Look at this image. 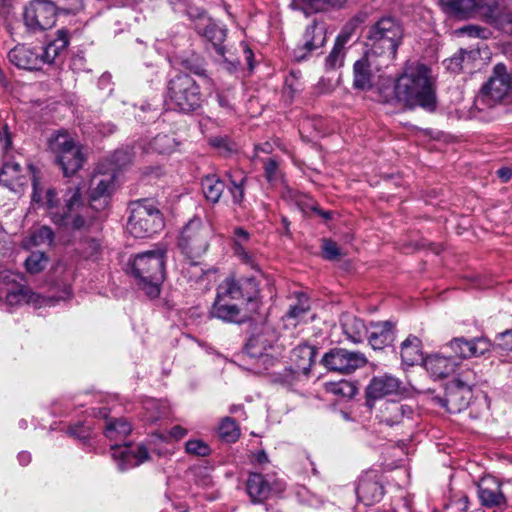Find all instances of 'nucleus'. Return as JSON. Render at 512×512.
I'll list each match as a JSON object with an SVG mask.
<instances>
[{"label": "nucleus", "mask_w": 512, "mask_h": 512, "mask_svg": "<svg viewBox=\"0 0 512 512\" xmlns=\"http://www.w3.org/2000/svg\"><path fill=\"white\" fill-rule=\"evenodd\" d=\"M385 103H398L408 109L421 107L434 111L437 106L436 88L431 69L419 62L407 63L391 88H382Z\"/></svg>", "instance_id": "f257e3e1"}, {"label": "nucleus", "mask_w": 512, "mask_h": 512, "mask_svg": "<svg viewBox=\"0 0 512 512\" xmlns=\"http://www.w3.org/2000/svg\"><path fill=\"white\" fill-rule=\"evenodd\" d=\"M46 207L51 221L66 230H79L86 226L88 207L82 200L81 189L78 186L69 187L64 194L65 205L58 206L55 190L48 189L45 194Z\"/></svg>", "instance_id": "f03ea898"}, {"label": "nucleus", "mask_w": 512, "mask_h": 512, "mask_svg": "<svg viewBox=\"0 0 512 512\" xmlns=\"http://www.w3.org/2000/svg\"><path fill=\"white\" fill-rule=\"evenodd\" d=\"M165 249H155L137 254L132 263L131 271L139 289L151 298L160 294V285L165 278Z\"/></svg>", "instance_id": "7ed1b4c3"}, {"label": "nucleus", "mask_w": 512, "mask_h": 512, "mask_svg": "<svg viewBox=\"0 0 512 512\" xmlns=\"http://www.w3.org/2000/svg\"><path fill=\"white\" fill-rule=\"evenodd\" d=\"M403 36V27L398 20L393 17H382L369 29L368 52L375 57H383L390 63L396 59Z\"/></svg>", "instance_id": "20e7f679"}, {"label": "nucleus", "mask_w": 512, "mask_h": 512, "mask_svg": "<svg viewBox=\"0 0 512 512\" xmlns=\"http://www.w3.org/2000/svg\"><path fill=\"white\" fill-rule=\"evenodd\" d=\"M213 235L210 223L200 217H193L182 228L178 237V247L188 258H199L207 252Z\"/></svg>", "instance_id": "39448f33"}, {"label": "nucleus", "mask_w": 512, "mask_h": 512, "mask_svg": "<svg viewBox=\"0 0 512 512\" xmlns=\"http://www.w3.org/2000/svg\"><path fill=\"white\" fill-rule=\"evenodd\" d=\"M168 99L171 107L189 113L202 104V95L196 81L186 73L177 74L168 84Z\"/></svg>", "instance_id": "423d86ee"}, {"label": "nucleus", "mask_w": 512, "mask_h": 512, "mask_svg": "<svg viewBox=\"0 0 512 512\" xmlns=\"http://www.w3.org/2000/svg\"><path fill=\"white\" fill-rule=\"evenodd\" d=\"M163 227L160 211L146 200L131 203L127 231L135 238H146Z\"/></svg>", "instance_id": "0eeeda50"}, {"label": "nucleus", "mask_w": 512, "mask_h": 512, "mask_svg": "<svg viewBox=\"0 0 512 512\" xmlns=\"http://www.w3.org/2000/svg\"><path fill=\"white\" fill-rule=\"evenodd\" d=\"M48 146L65 176L74 174L82 167L85 157L80 146L67 133L59 132L52 136Z\"/></svg>", "instance_id": "6e6552de"}, {"label": "nucleus", "mask_w": 512, "mask_h": 512, "mask_svg": "<svg viewBox=\"0 0 512 512\" xmlns=\"http://www.w3.org/2000/svg\"><path fill=\"white\" fill-rule=\"evenodd\" d=\"M510 87L512 83L505 65L502 63L495 65L493 74L475 98L476 108L483 110L495 106L505 97Z\"/></svg>", "instance_id": "1a4fd4ad"}, {"label": "nucleus", "mask_w": 512, "mask_h": 512, "mask_svg": "<svg viewBox=\"0 0 512 512\" xmlns=\"http://www.w3.org/2000/svg\"><path fill=\"white\" fill-rule=\"evenodd\" d=\"M57 10L49 0H33L25 8L24 22L33 32L52 28L56 23Z\"/></svg>", "instance_id": "9d476101"}, {"label": "nucleus", "mask_w": 512, "mask_h": 512, "mask_svg": "<svg viewBox=\"0 0 512 512\" xmlns=\"http://www.w3.org/2000/svg\"><path fill=\"white\" fill-rule=\"evenodd\" d=\"M321 363L331 371L341 374H350L367 364V358L361 352L349 351L343 348H334L325 353Z\"/></svg>", "instance_id": "9b49d317"}, {"label": "nucleus", "mask_w": 512, "mask_h": 512, "mask_svg": "<svg viewBox=\"0 0 512 512\" xmlns=\"http://www.w3.org/2000/svg\"><path fill=\"white\" fill-rule=\"evenodd\" d=\"M472 395V390L450 381L446 386L445 395H432L430 401L449 413H459L468 407Z\"/></svg>", "instance_id": "f8f14e48"}, {"label": "nucleus", "mask_w": 512, "mask_h": 512, "mask_svg": "<svg viewBox=\"0 0 512 512\" xmlns=\"http://www.w3.org/2000/svg\"><path fill=\"white\" fill-rule=\"evenodd\" d=\"M383 475L377 470H367L358 479L356 494L365 505L379 502L384 496Z\"/></svg>", "instance_id": "ddd939ff"}, {"label": "nucleus", "mask_w": 512, "mask_h": 512, "mask_svg": "<svg viewBox=\"0 0 512 512\" xmlns=\"http://www.w3.org/2000/svg\"><path fill=\"white\" fill-rule=\"evenodd\" d=\"M445 348L451 350L455 357L467 359L471 357H480L491 349V343L487 338L478 337L467 340L464 337H456L452 339Z\"/></svg>", "instance_id": "4468645a"}, {"label": "nucleus", "mask_w": 512, "mask_h": 512, "mask_svg": "<svg viewBox=\"0 0 512 512\" xmlns=\"http://www.w3.org/2000/svg\"><path fill=\"white\" fill-rule=\"evenodd\" d=\"M114 184L112 173H95L90 181V208L99 210L107 205V198L110 196ZM89 214L87 215V217Z\"/></svg>", "instance_id": "2eb2a0df"}, {"label": "nucleus", "mask_w": 512, "mask_h": 512, "mask_svg": "<svg viewBox=\"0 0 512 512\" xmlns=\"http://www.w3.org/2000/svg\"><path fill=\"white\" fill-rule=\"evenodd\" d=\"M478 496L483 506L488 508L506 505V497L501 491V483L494 477H484L478 485Z\"/></svg>", "instance_id": "dca6fc26"}, {"label": "nucleus", "mask_w": 512, "mask_h": 512, "mask_svg": "<svg viewBox=\"0 0 512 512\" xmlns=\"http://www.w3.org/2000/svg\"><path fill=\"white\" fill-rule=\"evenodd\" d=\"M316 353L317 349L307 343H301L293 348L290 356L295 366L292 370L293 379H298L301 375H309Z\"/></svg>", "instance_id": "f3484780"}, {"label": "nucleus", "mask_w": 512, "mask_h": 512, "mask_svg": "<svg viewBox=\"0 0 512 512\" xmlns=\"http://www.w3.org/2000/svg\"><path fill=\"white\" fill-rule=\"evenodd\" d=\"M326 42V28L322 23L314 21L311 25L307 26L303 34V44L298 47L299 54L296 55L298 60L304 59L307 53H311L324 46Z\"/></svg>", "instance_id": "a211bd4d"}, {"label": "nucleus", "mask_w": 512, "mask_h": 512, "mask_svg": "<svg viewBox=\"0 0 512 512\" xmlns=\"http://www.w3.org/2000/svg\"><path fill=\"white\" fill-rule=\"evenodd\" d=\"M402 390V382L389 374H384L372 378L366 394L369 398L380 399L388 395L397 394Z\"/></svg>", "instance_id": "6ab92c4d"}, {"label": "nucleus", "mask_w": 512, "mask_h": 512, "mask_svg": "<svg viewBox=\"0 0 512 512\" xmlns=\"http://www.w3.org/2000/svg\"><path fill=\"white\" fill-rule=\"evenodd\" d=\"M9 61L21 69H39L43 63L39 49L18 45L8 53Z\"/></svg>", "instance_id": "aec40b11"}, {"label": "nucleus", "mask_w": 512, "mask_h": 512, "mask_svg": "<svg viewBox=\"0 0 512 512\" xmlns=\"http://www.w3.org/2000/svg\"><path fill=\"white\" fill-rule=\"evenodd\" d=\"M0 297H4L5 303L9 307L20 306L36 301V294L25 285L18 283L3 282L0 286Z\"/></svg>", "instance_id": "412c9836"}, {"label": "nucleus", "mask_w": 512, "mask_h": 512, "mask_svg": "<svg viewBox=\"0 0 512 512\" xmlns=\"http://www.w3.org/2000/svg\"><path fill=\"white\" fill-rule=\"evenodd\" d=\"M395 325L391 321L371 323L367 339L374 350H381L395 340Z\"/></svg>", "instance_id": "4be33fe9"}, {"label": "nucleus", "mask_w": 512, "mask_h": 512, "mask_svg": "<svg viewBox=\"0 0 512 512\" xmlns=\"http://www.w3.org/2000/svg\"><path fill=\"white\" fill-rule=\"evenodd\" d=\"M70 43V36L66 29L56 32V37L39 49L43 64H54L60 58Z\"/></svg>", "instance_id": "5701e85b"}, {"label": "nucleus", "mask_w": 512, "mask_h": 512, "mask_svg": "<svg viewBox=\"0 0 512 512\" xmlns=\"http://www.w3.org/2000/svg\"><path fill=\"white\" fill-rule=\"evenodd\" d=\"M369 52L353 65V88L356 90L367 91L373 87L374 75L371 71L372 57Z\"/></svg>", "instance_id": "b1692460"}, {"label": "nucleus", "mask_w": 512, "mask_h": 512, "mask_svg": "<svg viewBox=\"0 0 512 512\" xmlns=\"http://www.w3.org/2000/svg\"><path fill=\"white\" fill-rule=\"evenodd\" d=\"M457 366L456 360L444 354H433L424 360V367L434 378H444L454 372Z\"/></svg>", "instance_id": "393cba45"}, {"label": "nucleus", "mask_w": 512, "mask_h": 512, "mask_svg": "<svg viewBox=\"0 0 512 512\" xmlns=\"http://www.w3.org/2000/svg\"><path fill=\"white\" fill-rule=\"evenodd\" d=\"M414 414L412 406L399 403L388 402L380 411V424L392 426L399 424L404 418L410 419Z\"/></svg>", "instance_id": "a878e982"}, {"label": "nucleus", "mask_w": 512, "mask_h": 512, "mask_svg": "<svg viewBox=\"0 0 512 512\" xmlns=\"http://www.w3.org/2000/svg\"><path fill=\"white\" fill-rule=\"evenodd\" d=\"M111 457L119 471L137 467L149 459L147 450H111Z\"/></svg>", "instance_id": "bb28decb"}, {"label": "nucleus", "mask_w": 512, "mask_h": 512, "mask_svg": "<svg viewBox=\"0 0 512 512\" xmlns=\"http://www.w3.org/2000/svg\"><path fill=\"white\" fill-rule=\"evenodd\" d=\"M481 3L482 0H441L445 12L458 19L471 18Z\"/></svg>", "instance_id": "cd10ccee"}, {"label": "nucleus", "mask_w": 512, "mask_h": 512, "mask_svg": "<svg viewBox=\"0 0 512 512\" xmlns=\"http://www.w3.org/2000/svg\"><path fill=\"white\" fill-rule=\"evenodd\" d=\"M211 314L213 317L226 322L240 323L244 321L239 307L228 301L227 297L217 295Z\"/></svg>", "instance_id": "c85d7f7f"}, {"label": "nucleus", "mask_w": 512, "mask_h": 512, "mask_svg": "<svg viewBox=\"0 0 512 512\" xmlns=\"http://www.w3.org/2000/svg\"><path fill=\"white\" fill-rule=\"evenodd\" d=\"M99 415L105 419L104 434L110 440L118 441L132 431V425L125 418H109L105 408L99 410Z\"/></svg>", "instance_id": "c756f323"}, {"label": "nucleus", "mask_w": 512, "mask_h": 512, "mask_svg": "<svg viewBox=\"0 0 512 512\" xmlns=\"http://www.w3.org/2000/svg\"><path fill=\"white\" fill-rule=\"evenodd\" d=\"M343 333L353 343H360L367 337L368 327L364 321L354 315L344 314L341 318Z\"/></svg>", "instance_id": "7c9ffc66"}, {"label": "nucleus", "mask_w": 512, "mask_h": 512, "mask_svg": "<svg viewBox=\"0 0 512 512\" xmlns=\"http://www.w3.org/2000/svg\"><path fill=\"white\" fill-rule=\"evenodd\" d=\"M81 229L82 228L79 230H73L75 233L79 234V236L73 241L75 252L84 259L96 258L101 251L99 241L95 238L84 236Z\"/></svg>", "instance_id": "2f4dec72"}, {"label": "nucleus", "mask_w": 512, "mask_h": 512, "mask_svg": "<svg viewBox=\"0 0 512 512\" xmlns=\"http://www.w3.org/2000/svg\"><path fill=\"white\" fill-rule=\"evenodd\" d=\"M246 489L253 503L262 502L268 497L270 492L269 484L260 473H251L249 475Z\"/></svg>", "instance_id": "473e14b6"}, {"label": "nucleus", "mask_w": 512, "mask_h": 512, "mask_svg": "<svg viewBox=\"0 0 512 512\" xmlns=\"http://www.w3.org/2000/svg\"><path fill=\"white\" fill-rule=\"evenodd\" d=\"M401 358L404 364L413 366L422 360L421 340L409 335L401 344Z\"/></svg>", "instance_id": "72a5a7b5"}, {"label": "nucleus", "mask_w": 512, "mask_h": 512, "mask_svg": "<svg viewBox=\"0 0 512 512\" xmlns=\"http://www.w3.org/2000/svg\"><path fill=\"white\" fill-rule=\"evenodd\" d=\"M201 187L206 200L215 204L223 194L225 183L216 174H209L202 178Z\"/></svg>", "instance_id": "f704fd0d"}, {"label": "nucleus", "mask_w": 512, "mask_h": 512, "mask_svg": "<svg viewBox=\"0 0 512 512\" xmlns=\"http://www.w3.org/2000/svg\"><path fill=\"white\" fill-rule=\"evenodd\" d=\"M178 142L175 137L167 134H159L149 141L144 147L145 153L170 154L176 150Z\"/></svg>", "instance_id": "c9c22d12"}, {"label": "nucleus", "mask_w": 512, "mask_h": 512, "mask_svg": "<svg viewBox=\"0 0 512 512\" xmlns=\"http://www.w3.org/2000/svg\"><path fill=\"white\" fill-rule=\"evenodd\" d=\"M347 0H292L291 7L305 15L323 10L326 6L341 7Z\"/></svg>", "instance_id": "e433bc0d"}, {"label": "nucleus", "mask_w": 512, "mask_h": 512, "mask_svg": "<svg viewBox=\"0 0 512 512\" xmlns=\"http://www.w3.org/2000/svg\"><path fill=\"white\" fill-rule=\"evenodd\" d=\"M203 35L212 43L216 53L224 56L225 48L222 44L226 39V29L209 21L203 29Z\"/></svg>", "instance_id": "4c0bfd02"}, {"label": "nucleus", "mask_w": 512, "mask_h": 512, "mask_svg": "<svg viewBox=\"0 0 512 512\" xmlns=\"http://www.w3.org/2000/svg\"><path fill=\"white\" fill-rule=\"evenodd\" d=\"M229 178V192L234 204L241 205L245 197L246 176L242 173L227 172Z\"/></svg>", "instance_id": "58836bf2"}, {"label": "nucleus", "mask_w": 512, "mask_h": 512, "mask_svg": "<svg viewBox=\"0 0 512 512\" xmlns=\"http://www.w3.org/2000/svg\"><path fill=\"white\" fill-rule=\"evenodd\" d=\"M54 241V232L48 226H41L35 229L28 238L24 240V246L26 248L40 246V245H51Z\"/></svg>", "instance_id": "ea45409f"}, {"label": "nucleus", "mask_w": 512, "mask_h": 512, "mask_svg": "<svg viewBox=\"0 0 512 512\" xmlns=\"http://www.w3.org/2000/svg\"><path fill=\"white\" fill-rule=\"evenodd\" d=\"M218 436L222 442L231 444L239 438L240 429L232 418L225 417L218 427Z\"/></svg>", "instance_id": "a19ab883"}, {"label": "nucleus", "mask_w": 512, "mask_h": 512, "mask_svg": "<svg viewBox=\"0 0 512 512\" xmlns=\"http://www.w3.org/2000/svg\"><path fill=\"white\" fill-rule=\"evenodd\" d=\"M217 295L230 299H242L239 279H235L234 276L225 278L218 286Z\"/></svg>", "instance_id": "79ce46f5"}, {"label": "nucleus", "mask_w": 512, "mask_h": 512, "mask_svg": "<svg viewBox=\"0 0 512 512\" xmlns=\"http://www.w3.org/2000/svg\"><path fill=\"white\" fill-rule=\"evenodd\" d=\"M48 256L41 251L32 252L25 260L26 271L30 274H38L42 272L48 265Z\"/></svg>", "instance_id": "37998d69"}, {"label": "nucleus", "mask_w": 512, "mask_h": 512, "mask_svg": "<svg viewBox=\"0 0 512 512\" xmlns=\"http://www.w3.org/2000/svg\"><path fill=\"white\" fill-rule=\"evenodd\" d=\"M21 171L20 164L14 161H7L0 170V179L6 185H11L13 181H20Z\"/></svg>", "instance_id": "c03bdc74"}, {"label": "nucleus", "mask_w": 512, "mask_h": 512, "mask_svg": "<svg viewBox=\"0 0 512 512\" xmlns=\"http://www.w3.org/2000/svg\"><path fill=\"white\" fill-rule=\"evenodd\" d=\"M271 347V342L264 335H257L249 339L245 349L251 356L258 357L262 356Z\"/></svg>", "instance_id": "a18cd8bd"}, {"label": "nucleus", "mask_w": 512, "mask_h": 512, "mask_svg": "<svg viewBox=\"0 0 512 512\" xmlns=\"http://www.w3.org/2000/svg\"><path fill=\"white\" fill-rule=\"evenodd\" d=\"M242 292V299L251 302L259 295V283L254 276L239 279Z\"/></svg>", "instance_id": "49530a36"}, {"label": "nucleus", "mask_w": 512, "mask_h": 512, "mask_svg": "<svg viewBox=\"0 0 512 512\" xmlns=\"http://www.w3.org/2000/svg\"><path fill=\"white\" fill-rule=\"evenodd\" d=\"M205 274V270L198 262L189 261L182 268L183 277L190 283H198L204 278Z\"/></svg>", "instance_id": "de8ad7c7"}, {"label": "nucleus", "mask_w": 512, "mask_h": 512, "mask_svg": "<svg viewBox=\"0 0 512 512\" xmlns=\"http://www.w3.org/2000/svg\"><path fill=\"white\" fill-rule=\"evenodd\" d=\"M488 22L495 25L498 29L512 33V17L508 13H499L495 10H491V13L487 15Z\"/></svg>", "instance_id": "09e8293b"}, {"label": "nucleus", "mask_w": 512, "mask_h": 512, "mask_svg": "<svg viewBox=\"0 0 512 512\" xmlns=\"http://www.w3.org/2000/svg\"><path fill=\"white\" fill-rule=\"evenodd\" d=\"M234 254L243 265L262 275L257 255L253 251L248 248H239L237 252H234Z\"/></svg>", "instance_id": "8fccbe9b"}, {"label": "nucleus", "mask_w": 512, "mask_h": 512, "mask_svg": "<svg viewBox=\"0 0 512 512\" xmlns=\"http://www.w3.org/2000/svg\"><path fill=\"white\" fill-rule=\"evenodd\" d=\"M479 376L478 374L470 369L466 368L463 369L457 378L453 379L451 382L458 384L459 386H462L464 388H468L472 390V388L478 383Z\"/></svg>", "instance_id": "3c124183"}, {"label": "nucleus", "mask_w": 512, "mask_h": 512, "mask_svg": "<svg viewBox=\"0 0 512 512\" xmlns=\"http://www.w3.org/2000/svg\"><path fill=\"white\" fill-rule=\"evenodd\" d=\"M345 48L334 44L332 51L326 58L325 66L327 69L334 70L340 68L344 64Z\"/></svg>", "instance_id": "603ef678"}, {"label": "nucleus", "mask_w": 512, "mask_h": 512, "mask_svg": "<svg viewBox=\"0 0 512 512\" xmlns=\"http://www.w3.org/2000/svg\"><path fill=\"white\" fill-rule=\"evenodd\" d=\"M326 390L334 395L344 397H351L354 394V386L345 380L327 383Z\"/></svg>", "instance_id": "864d4df0"}, {"label": "nucleus", "mask_w": 512, "mask_h": 512, "mask_svg": "<svg viewBox=\"0 0 512 512\" xmlns=\"http://www.w3.org/2000/svg\"><path fill=\"white\" fill-rule=\"evenodd\" d=\"M475 54L473 51L461 49L457 54L448 60L447 68L452 72H458L463 69V64L467 59H471Z\"/></svg>", "instance_id": "5fc2aeb1"}, {"label": "nucleus", "mask_w": 512, "mask_h": 512, "mask_svg": "<svg viewBox=\"0 0 512 512\" xmlns=\"http://www.w3.org/2000/svg\"><path fill=\"white\" fill-rule=\"evenodd\" d=\"M265 177L268 182L276 183L282 179V174L279 169L278 162L270 158L264 164Z\"/></svg>", "instance_id": "6e6d98bb"}, {"label": "nucleus", "mask_w": 512, "mask_h": 512, "mask_svg": "<svg viewBox=\"0 0 512 512\" xmlns=\"http://www.w3.org/2000/svg\"><path fill=\"white\" fill-rule=\"evenodd\" d=\"M187 434V430L181 426H174L170 432L165 435L162 433H154L152 437H155L160 440V443L170 445L172 442L170 441L172 438L175 440L182 439Z\"/></svg>", "instance_id": "4d7b16f0"}, {"label": "nucleus", "mask_w": 512, "mask_h": 512, "mask_svg": "<svg viewBox=\"0 0 512 512\" xmlns=\"http://www.w3.org/2000/svg\"><path fill=\"white\" fill-rule=\"evenodd\" d=\"M322 252L325 259L337 260L342 256V253L337 244L329 239H324L322 242Z\"/></svg>", "instance_id": "13d9d810"}, {"label": "nucleus", "mask_w": 512, "mask_h": 512, "mask_svg": "<svg viewBox=\"0 0 512 512\" xmlns=\"http://www.w3.org/2000/svg\"><path fill=\"white\" fill-rule=\"evenodd\" d=\"M458 34H466L470 37H477L486 39L488 37V31L477 25H466L456 31Z\"/></svg>", "instance_id": "bf43d9fd"}, {"label": "nucleus", "mask_w": 512, "mask_h": 512, "mask_svg": "<svg viewBox=\"0 0 512 512\" xmlns=\"http://www.w3.org/2000/svg\"><path fill=\"white\" fill-rule=\"evenodd\" d=\"M233 240H234V246H233L234 252H237L239 248H248L246 246V243L249 241V233L246 230H244L243 228L238 227L234 230Z\"/></svg>", "instance_id": "052dcab7"}, {"label": "nucleus", "mask_w": 512, "mask_h": 512, "mask_svg": "<svg viewBox=\"0 0 512 512\" xmlns=\"http://www.w3.org/2000/svg\"><path fill=\"white\" fill-rule=\"evenodd\" d=\"M309 309L310 306L307 303L299 301L298 304L290 306L286 316L291 319H301L306 315Z\"/></svg>", "instance_id": "680f3d73"}, {"label": "nucleus", "mask_w": 512, "mask_h": 512, "mask_svg": "<svg viewBox=\"0 0 512 512\" xmlns=\"http://www.w3.org/2000/svg\"><path fill=\"white\" fill-rule=\"evenodd\" d=\"M210 143L212 146L223 149L227 152L234 150V143L226 137H213L210 139Z\"/></svg>", "instance_id": "e2e57ef3"}, {"label": "nucleus", "mask_w": 512, "mask_h": 512, "mask_svg": "<svg viewBox=\"0 0 512 512\" xmlns=\"http://www.w3.org/2000/svg\"><path fill=\"white\" fill-rule=\"evenodd\" d=\"M498 345L501 349L512 352V329L498 335Z\"/></svg>", "instance_id": "0e129e2a"}, {"label": "nucleus", "mask_w": 512, "mask_h": 512, "mask_svg": "<svg viewBox=\"0 0 512 512\" xmlns=\"http://www.w3.org/2000/svg\"><path fill=\"white\" fill-rule=\"evenodd\" d=\"M69 435L72 437L78 438L80 440L87 439L90 435V431L88 428L83 425H77L75 427H71L68 431Z\"/></svg>", "instance_id": "69168bd1"}, {"label": "nucleus", "mask_w": 512, "mask_h": 512, "mask_svg": "<svg viewBox=\"0 0 512 512\" xmlns=\"http://www.w3.org/2000/svg\"><path fill=\"white\" fill-rule=\"evenodd\" d=\"M12 141L8 131V126L5 125L2 129L0 128V147L2 150L7 151L11 147Z\"/></svg>", "instance_id": "338daca9"}, {"label": "nucleus", "mask_w": 512, "mask_h": 512, "mask_svg": "<svg viewBox=\"0 0 512 512\" xmlns=\"http://www.w3.org/2000/svg\"><path fill=\"white\" fill-rule=\"evenodd\" d=\"M183 64L187 70L198 75V76H206L205 69L201 63H192L190 60H184Z\"/></svg>", "instance_id": "774afa93"}]
</instances>
